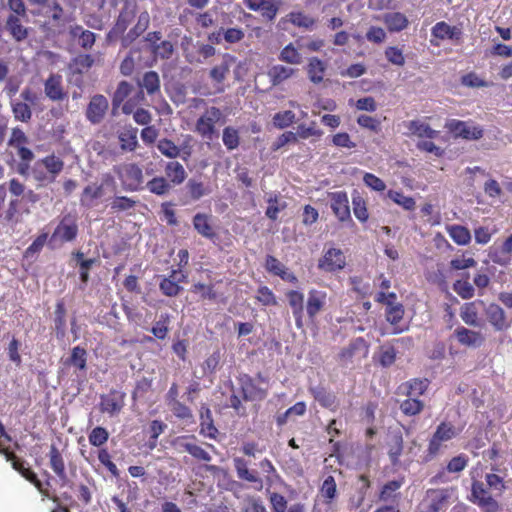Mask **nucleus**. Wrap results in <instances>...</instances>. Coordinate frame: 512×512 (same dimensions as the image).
Wrapping results in <instances>:
<instances>
[{
	"label": "nucleus",
	"mask_w": 512,
	"mask_h": 512,
	"mask_svg": "<svg viewBox=\"0 0 512 512\" xmlns=\"http://www.w3.org/2000/svg\"><path fill=\"white\" fill-rule=\"evenodd\" d=\"M237 382L241 398L233 393L229 398V406L233 408L237 414L244 415L246 409L242 404V400L249 402L264 400L268 395L269 379L261 372H258L254 377L246 373H241L237 377Z\"/></svg>",
	"instance_id": "1"
},
{
	"label": "nucleus",
	"mask_w": 512,
	"mask_h": 512,
	"mask_svg": "<svg viewBox=\"0 0 512 512\" xmlns=\"http://www.w3.org/2000/svg\"><path fill=\"white\" fill-rule=\"evenodd\" d=\"M64 161L54 153L46 155L30 164L29 176L36 182L38 188L54 183L64 169Z\"/></svg>",
	"instance_id": "2"
},
{
	"label": "nucleus",
	"mask_w": 512,
	"mask_h": 512,
	"mask_svg": "<svg viewBox=\"0 0 512 512\" xmlns=\"http://www.w3.org/2000/svg\"><path fill=\"white\" fill-rule=\"evenodd\" d=\"M29 139L25 132L20 127H14L11 130V135L8 139V146L16 150V155L19 161L16 164V172L27 177L29 175L30 163L34 159L33 151L28 148Z\"/></svg>",
	"instance_id": "3"
},
{
	"label": "nucleus",
	"mask_w": 512,
	"mask_h": 512,
	"mask_svg": "<svg viewBox=\"0 0 512 512\" xmlns=\"http://www.w3.org/2000/svg\"><path fill=\"white\" fill-rule=\"evenodd\" d=\"M459 433L460 430L452 422H440L428 441L426 461L434 459L440 453L443 443L454 439Z\"/></svg>",
	"instance_id": "4"
},
{
	"label": "nucleus",
	"mask_w": 512,
	"mask_h": 512,
	"mask_svg": "<svg viewBox=\"0 0 512 512\" xmlns=\"http://www.w3.org/2000/svg\"><path fill=\"white\" fill-rule=\"evenodd\" d=\"M113 171L119 178L125 191H139L142 189L143 172L135 163H123L113 166Z\"/></svg>",
	"instance_id": "5"
},
{
	"label": "nucleus",
	"mask_w": 512,
	"mask_h": 512,
	"mask_svg": "<svg viewBox=\"0 0 512 512\" xmlns=\"http://www.w3.org/2000/svg\"><path fill=\"white\" fill-rule=\"evenodd\" d=\"M79 233L78 217L75 213H67L61 217L54 229L50 243H67L76 240Z\"/></svg>",
	"instance_id": "6"
},
{
	"label": "nucleus",
	"mask_w": 512,
	"mask_h": 512,
	"mask_svg": "<svg viewBox=\"0 0 512 512\" xmlns=\"http://www.w3.org/2000/svg\"><path fill=\"white\" fill-rule=\"evenodd\" d=\"M452 489H428L423 500L419 503L418 512H439L447 506Z\"/></svg>",
	"instance_id": "7"
},
{
	"label": "nucleus",
	"mask_w": 512,
	"mask_h": 512,
	"mask_svg": "<svg viewBox=\"0 0 512 512\" xmlns=\"http://www.w3.org/2000/svg\"><path fill=\"white\" fill-rule=\"evenodd\" d=\"M115 181L111 174L106 173L102 177V183L93 182L84 187L80 194V205L86 209L95 207L98 200L104 196V186L114 185Z\"/></svg>",
	"instance_id": "8"
},
{
	"label": "nucleus",
	"mask_w": 512,
	"mask_h": 512,
	"mask_svg": "<svg viewBox=\"0 0 512 512\" xmlns=\"http://www.w3.org/2000/svg\"><path fill=\"white\" fill-rule=\"evenodd\" d=\"M445 128L456 138L465 140H479L484 135V130L479 125H474L471 121H462L451 119L445 124Z\"/></svg>",
	"instance_id": "9"
},
{
	"label": "nucleus",
	"mask_w": 512,
	"mask_h": 512,
	"mask_svg": "<svg viewBox=\"0 0 512 512\" xmlns=\"http://www.w3.org/2000/svg\"><path fill=\"white\" fill-rule=\"evenodd\" d=\"M470 500L484 512H499L498 501L489 493L481 481H473L471 484Z\"/></svg>",
	"instance_id": "10"
},
{
	"label": "nucleus",
	"mask_w": 512,
	"mask_h": 512,
	"mask_svg": "<svg viewBox=\"0 0 512 512\" xmlns=\"http://www.w3.org/2000/svg\"><path fill=\"white\" fill-rule=\"evenodd\" d=\"M222 113L217 107H210L202 116H200L195 124V131L207 140H213L216 134L215 124L221 118Z\"/></svg>",
	"instance_id": "11"
},
{
	"label": "nucleus",
	"mask_w": 512,
	"mask_h": 512,
	"mask_svg": "<svg viewBox=\"0 0 512 512\" xmlns=\"http://www.w3.org/2000/svg\"><path fill=\"white\" fill-rule=\"evenodd\" d=\"M484 315L495 331H506L512 325V320L508 318L505 310L497 303L492 302L486 305Z\"/></svg>",
	"instance_id": "12"
},
{
	"label": "nucleus",
	"mask_w": 512,
	"mask_h": 512,
	"mask_svg": "<svg viewBox=\"0 0 512 512\" xmlns=\"http://www.w3.org/2000/svg\"><path fill=\"white\" fill-rule=\"evenodd\" d=\"M126 394L122 391L112 389L107 394L100 396L99 409L102 413H106L113 417L118 415L125 406Z\"/></svg>",
	"instance_id": "13"
},
{
	"label": "nucleus",
	"mask_w": 512,
	"mask_h": 512,
	"mask_svg": "<svg viewBox=\"0 0 512 512\" xmlns=\"http://www.w3.org/2000/svg\"><path fill=\"white\" fill-rule=\"evenodd\" d=\"M251 11L260 12L265 21L273 22L280 10L282 0H243Z\"/></svg>",
	"instance_id": "14"
},
{
	"label": "nucleus",
	"mask_w": 512,
	"mask_h": 512,
	"mask_svg": "<svg viewBox=\"0 0 512 512\" xmlns=\"http://www.w3.org/2000/svg\"><path fill=\"white\" fill-rule=\"evenodd\" d=\"M346 257L341 249L329 248L318 260V269L333 273L344 269Z\"/></svg>",
	"instance_id": "15"
},
{
	"label": "nucleus",
	"mask_w": 512,
	"mask_h": 512,
	"mask_svg": "<svg viewBox=\"0 0 512 512\" xmlns=\"http://www.w3.org/2000/svg\"><path fill=\"white\" fill-rule=\"evenodd\" d=\"M47 456L49 460V466L58 477L60 485L67 486L69 484V479L66 472L65 460L62 452L55 444H51Z\"/></svg>",
	"instance_id": "16"
},
{
	"label": "nucleus",
	"mask_w": 512,
	"mask_h": 512,
	"mask_svg": "<svg viewBox=\"0 0 512 512\" xmlns=\"http://www.w3.org/2000/svg\"><path fill=\"white\" fill-rule=\"evenodd\" d=\"M109 103L105 96L94 95L86 108V118L92 124H99L105 117Z\"/></svg>",
	"instance_id": "17"
},
{
	"label": "nucleus",
	"mask_w": 512,
	"mask_h": 512,
	"mask_svg": "<svg viewBox=\"0 0 512 512\" xmlns=\"http://www.w3.org/2000/svg\"><path fill=\"white\" fill-rule=\"evenodd\" d=\"M140 88L139 94L144 98V92L151 97L161 96V81L156 71H147L143 74L141 79L137 81Z\"/></svg>",
	"instance_id": "18"
},
{
	"label": "nucleus",
	"mask_w": 512,
	"mask_h": 512,
	"mask_svg": "<svg viewBox=\"0 0 512 512\" xmlns=\"http://www.w3.org/2000/svg\"><path fill=\"white\" fill-rule=\"evenodd\" d=\"M485 306V302L480 299L464 303L460 308V317L465 324L478 327L481 325L479 314Z\"/></svg>",
	"instance_id": "19"
},
{
	"label": "nucleus",
	"mask_w": 512,
	"mask_h": 512,
	"mask_svg": "<svg viewBox=\"0 0 512 512\" xmlns=\"http://www.w3.org/2000/svg\"><path fill=\"white\" fill-rule=\"evenodd\" d=\"M331 209L339 221L351 219L348 195L345 191L329 193Z\"/></svg>",
	"instance_id": "20"
},
{
	"label": "nucleus",
	"mask_w": 512,
	"mask_h": 512,
	"mask_svg": "<svg viewBox=\"0 0 512 512\" xmlns=\"http://www.w3.org/2000/svg\"><path fill=\"white\" fill-rule=\"evenodd\" d=\"M233 465L237 476L240 480H244L250 483H254L256 490H262L263 480L257 475V472L248 468V462L242 457H235L233 459Z\"/></svg>",
	"instance_id": "21"
},
{
	"label": "nucleus",
	"mask_w": 512,
	"mask_h": 512,
	"mask_svg": "<svg viewBox=\"0 0 512 512\" xmlns=\"http://www.w3.org/2000/svg\"><path fill=\"white\" fill-rule=\"evenodd\" d=\"M287 22L291 23L297 28L313 30L316 26L317 20L313 16L306 14L303 11H291L285 17L280 19L278 26L281 27Z\"/></svg>",
	"instance_id": "22"
},
{
	"label": "nucleus",
	"mask_w": 512,
	"mask_h": 512,
	"mask_svg": "<svg viewBox=\"0 0 512 512\" xmlns=\"http://www.w3.org/2000/svg\"><path fill=\"white\" fill-rule=\"evenodd\" d=\"M44 92L51 101H63L67 97L64 90L62 76L52 73L44 82Z\"/></svg>",
	"instance_id": "23"
},
{
	"label": "nucleus",
	"mask_w": 512,
	"mask_h": 512,
	"mask_svg": "<svg viewBox=\"0 0 512 512\" xmlns=\"http://www.w3.org/2000/svg\"><path fill=\"white\" fill-rule=\"evenodd\" d=\"M285 296L292 310L296 327L302 328L304 326V294L298 290H289Z\"/></svg>",
	"instance_id": "24"
},
{
	"label": "nucleus",
	"mask_w": 512,
	"mask_h": 512,
	"mask_svg": "<svg viewBox=\"0 0 512 512\" xmlns=\"http://www.w3.org/2000/svg\"><path fill=\"white\" fill-rule=\"evenodd\" d=\"M137 4L134 0H126L123 8L120 11L116 23L113 27V31L117 34H122L126 31L129 24L132 22L136 15Z\"/></svg>",
	"instance_id": "25"
},
{
	"label": "nucleus",
	"mask_w": 512,
	"mask_h": 512,
	"mask_svg": "<svg viewBox=\"0 0 512 512\" xmlns=\"http://www.w3.org/2000/svg\"><path fill=\"white\" fill-rule=\"evenodd\" d=\"M184 279L185 275L181 271L172 270L168 277H164L160 281V291L168 297H175L182 290L179 283L183 282Z\"/></svg>",
	"instance_id": "26"
},
{
	"label": "nucleus",
	"mask_w": 512,
	"mask_h": 512,
	"mask_svg": "<svg viewBox=\"0 0 512 512\" xmlns=\"http://www.w3.org/2000/svg\"><path fill=\"white\" fill-rule=\"evenodd\" d=\"M327 299V293L324 291L311 289L308 292L306 302V312L308 317L313 321L320 311L323 310Z\"/></svg>",
	"instance_id": "27"
},
{
	"label": "nucleus",
	"mask_w": 512,
	"mask_h": 512,
	"mask_svg": "<svg viewBox=\"0 0 512 512\" xmlns=\"http://www.w3.org/2000/svg\"><path fill=\"white\" fill-rule=\"evenodd\" d=\"M199 414L200 434L210 439H216L219 431L214 425L212 412L207 404H201Z\"/></svg>",
	"instance_id": "28"
},
{
	"label": "nucleus",
	"mask_w": 512,
	"mask_h": 512,
	"mask_svg": "<svg viewBox=\"0 0 512 512\" xmlns=\"http://www.w3.org/2000/svg\"><path fill=\"white\" fill-rule=\"evenodd\" d=\"M327 67L328 63L326 61L321 60L315 56L309 58L306 66L308 79L316 85L322 83L326 74Z\"/></svg>",
	"instance_id": "29"
},
{
	"label": "nucleus",
	"mask_w": 512,
	"mask_h": 512,
	"mask_svg": "<svg viewBox=\"0 0 512 512\" xmlns=\"http://www.w3.org/2000/svg\"><path fill=\"white\" fill-rule=\"evenodd\" d=\"M454 334L461 345L468 347H480L485 340L481 332L473 331L463 326L456 328Z\"/></svg>",
	"instance_id": "30"
},
{
	"label": "nucleus",
	"mask_w": 512,
	"mask_h": 512,
	"mask_svg": "<svg viewBox=\"0 0 512 512\" xmlns=\"http://www.w3.org/2000/svg\"><path fill=\"white\" fill-rule=\"evenodd\" d=\"M21 19V16L9 15L5 22V29L15 42H22L26 40L29 35V30L22 24Z\"/></svg>",
	"instance_id": "31"
},
{
	"label": "nucleus",
	"mask_w": 512,
	"mask_h": 512,
	"mask_svg": "<svg viewBox=\"0 0 512 512\" xmlns=\"http://www.w3.org/2000/svg\"><path fill=\"white\" fill-rule=\"evenodd\" d=\"M193 227L202 237L214 240L217 237L211 224V216L205 213H197L192 219Z\"/></svg>",
	"instance_id": "32"
},
{
	"label": "nucleus",
	"mask_w": 512,
	"mask_h": 512,
	"mask_svg": "<svg viewBox=\"0 0 512 512\" xmlns=\"http://www.w3.org/2000/svg\"><path fill=\"white\" fill-rule=\"evenodd\" d=\"M431 34L439 40H459L462 36V31L456 26H450L445 21H440L432 27Z\"/></svg>",
	"instance_id": "33"
},
{
	"label": "nucleus",
	"mask_w": 512,
	"mask_h": 512,
	"mask_svg": "<svg viewBox=\"0 0 512 512\" xmlns=\"http://www.w3.org/2000/svg\"><path fill=\"white\" fill-rule=\"evenodd\" d=\"M403 125L407 128V135H415L419 138L433 139L437 137L438 131L432 129L427 123L420 120L406 121Z\"/></svg>",
	"instance_id": "34"
},
{
	"label": "nucleus",
	"mask_w": 512,
	"mask_h": 512,
	"mask_svg": "<svg viewBox=\"0 0 512 512\" xmlns=\"http://www.w3.org/2000/svg\"><path fill=\"white\" fill-rule=\"evenodd\" d=\"M186 191L189 200L195 202L204 196L210 195L212 188L209 184L195 178H190L186 183Z\"/></svg>",
	"instance_id": "35"
},
{
	"label": "nucleus",
	"mask_w": 512,
	"mask_h": 512,
	"mask_svg": "<svg viewBox=\"0 0 512 512\" xmlns=\"http://www.w3.org/2000/svg\"><path fill=\"white\" fill-rule=\"evenodd\" d=\"M361 351L363 356H366L368 352V347L366 345L365 340L359 337L354 339L352 342H350V344L347 347L341 350V352L339 353V360L344 364H347L348 362L352 361L357 352Z\"/></svg>",
	"instance_id": "36"
},
{
	"label": "nucleus",
	"mask_w": 512,
	"mask_h": 512,
	"mask_svg": "<svg viewBox=\"0 0 512 512\" xmlns=\"http://www.w3.org/2000/svg\"><path fill=\"white\" fill-rule=\"evenodd\" d=\"M310 393L322 407L328 408L333 411L336 410L337 398L333 392L327 390L323 386H317L310 388Z\"/></svg>",
	"instance_id": "37"
},
{
	"label": "nucleus",
	"mask_w": 512,
	"mask_h": 512,
	"mask_svg": "<svg viewBox=\"0 0 512 512\" xmlns=\"http://www.w3.org/2000/svg\"><path fill=\"white\" fill-rule=\"evenodd\" d=\"M383 23L389 32H400L409 25L408 18L401 12H389L384 14Z\"/></svg>",
	"instance_id": "38"
},
{
	"label": "nucleus",
	"mask_w": 512,
	"mask_h": 512,
	"mask_svg": "<svg viewBox=\"0 0 512 512\" xmlns=\"http://www.w3.org/2000/svg\"><path fill=\"white\" fill-rule=\"evenodd\" d=\"M296 72V69L287 67L281 64L273 65L269 68L267 75L272 86H278L284 81L291 78Z\"/></svg>",
	"instance_id": "39"
},
{
	"label": "nucleus",
	"mask_w": 512,
	"mask_h": 512,
	"mask_svg": "<svg viewBox=\"0 0 512 512\" xmlns=\"http://www.w3.org/2000/svg\"><path fill=\"white\" fill-rule=\"evenodd\" d=\"M404 313V306L401 303L393 305L388 303V306L385 309V317L386 320L393 326V334H399L406 329L398 327L399 322L403 319Z\"/></svg>",
	"instance_id": "40"
},
{
	"label": "nucleus",
	"mask_w": 512,
	"mask_h": 512,
	"mask_svg": "<svg viewBox=\"0 0 512 512\" xmlns=\"http://www.w3.org/2000/svg\"><path fill=\"white\" fill-rule=\"evenodd\" d=\"M20 475L31 484H33L43 498L50 499L55 503L59 502L58 496L50 493L49 489L44 486L42 481L38 478L37 474L30 467H27V469L23 470Z\"/></svg>",
	"instance_id": "41"
},
{
	"label": "nucleus",
	"mask_w": 512,
	"mask_h": 512,
	"mask_svg": "<svg viewBox=\"0 0 512 512\" xmlns=\"http://www.w3.org/2000/svg\"><path fill=\"white\" fill-rule=\"evenodd\" d=\"M166 179L170 184L180 185L186 179L187 173L183 165L177 161L168 162L165 166Z\"/></svg>",
	"instance_id": "42"
},
{
	"label": "nucleus",
	"mask_w": 512,
	"mask_h": 512,
	"mask_svg": "<svg viewBox=\"0 0 512 512\" xmlns=\"http://www.w3.org/2000/svg\"><path fill=\"white\" fill-rule=\"evenodd\" d=\"M64 365L85 372L87 369V351L80 346L73 347L70 356L64 361Z\"/></svg>",
	"instance_id": "43"
},
{
	"label": "nucleus",
	"mask_w": 512,
	"mask_h": 512,
	"mask_svg": "<svg viewBox=\"0 0 512 512\" xmlns=\"http://www.w3.org/2000/svg\"><path fill=\"white\" fill-rule=\"evenodd\" d=\"M447 232L451 239L457 244V245H467L471 241V233L468 228L462 225H450L447 226Z\"/></svg>",
	"instance_id": "44"
},
{
	"label": "nucleus",
	"mask_w": 512,
	"mask_h": 512,
	"mask_svg": "<svg viewBox=\"0 0 512 512\" xmlns=\"http://www.w3.org/2000/svg\"><path fill=\"white\" fill-rule=\"evenodd\" d=\"M133 104L131 101H127L122 106V111L124 114H131L133 113V119L134 121L139 125H149V123L152 120L151 113L144 109V108H138L135 111H133Z\"/></svg>",
	"instance_id": "45"
},
{
	"label": "nucleus",
	"mask_w": 512,
	"mask_h": 512,
	"mask_svg": "<svg viewBox=\"0 0 512 512\" xmlns=\"http://www.w3.org/2000/svg\"><path fill=\"white\" fill-rule=\"evenodd\" d=\"M118 139L122 150L130 152L134 151L138 145L137 129L132 127L124 129L119 133Z\"/></svg>",
	"instance_id": "46"
},
{
	"label": "nucleus",
	"mask_w": 512,
	"mask_h": 512,
	"mask_svg": "<svg viewBox=\"0 0 512 512\" xmlns=\"http://www.w3.org/2000/svg\"><path fill=\"white\" fill-rule=\"evenodd\" d=\"M54 324L56 337L62 339L66 334V308L63 301L56 304Z\"/></svg>",
	"instance_id": "47"
},
{
	"label": "nucleus",
	"mask_w": 512,
	"mask_h": 512,
	"mask_svg": "<svg viewBox=\"0 0 512 512\" xmlns=\"http://www.w3.org/2000/svg\"><path fill=\"white\" fill-rule=\"evenodd\" d=\"M388 456L391 464L397 466L399 464V458L403 452V437L400 433L394 434L388 444Z\"/></svg>",
	"instance_id": "48"
},
{
	"label": "nucleus",
	"mask_w": 512,
	"mask_h": 512,
	"mask_svg": "<svg viewBox=\"0 0 512 512\" xmlns=\"http://www.w3.org/2000/svg\"><path fill=\"white\" fill-rule=\"evenodd\" d=\"M146 188L152 194L163 196L170 192L171 184L165 177L157 176L147 182Z\"/></svg>",
	"instance_id": "49"
},
{
	"label": "nucleus",
	"mask_w": 512,
	"mask_h": 512,
	"mask_svg": "<svg viewBox=\"0 0 512 512\" xmlns=\"http://www.w3.org/2000/svg\"><path fill=\"white\" fill-rule=\"evenodd\" d=\"M319 493L327 504H330L337 497V484L333 476L329 475L324 479Z\"/></svg>",
	"instance_id": "50"
},
{
	"label": "nucleus",
	"mask_w": 512,
	"mask_h": 512,
	"mask_svg": "<svg viewBox=\"0 0 512 512\" xmlns=\"http://www.w3.org/2000/svg\"><path fill=\"white\" fill-rule=\"evenodd\" d=\"M424 409V402L417 397L408 396L407 399L401 402L400 410L406 416H415L420 414Z\"/></svg>",
	"instance_id": "51"
},
{
	"label": "nucleus",
	"mask_w": 512,
	"mask_h": 512,
	"mask_svg": "<svg viewBox=\"0 0 512 512\" xmlns=\"http://www.w3.org/2000/svg\"><path fill=\"white\" fill-rule=\"evenodd\" d=\"M168 407L179 420L185 421L186 423H192L194 421L192 410L181 401H174L168 404Z\"/></svg>",
	"instance_id": "52"
},
{
	"label": "nucleus",
	"mask_w": 512,
	"mask_h": 512,
	"mask_svg": "<svg viewBox=\"0 0 512 512\" xmlns=\"http://www.w3.org/2000/svg\"><path fill=\"white\" fill-rule=\"evenodd\" d=\"M12 113L16 121L28 123L32 118V110L28 103L15 101L11 104Z\"/></svg>",
	"instance_id": "53"
},
{
	"label": "nucleus",
	"mask_w": 512,
	"mask_h": 512,
	"mask_svg": "<svg viewBox=\"0 0 512 512\" xmlns=\"http://www.w3.org/2000/svg\"><path fill=\"white\" fill-rule=\"evenodd\" d=\"M407 388V396L419 397L423 395L429 386V381L426 378L418 379L414 378L405 383Z\"/></svg>",
	"instance_id": "54"
},
{
	"label": "nucleus",
	"mask_w": 512,
	"mask_h": 512,
	"mask_svg": "<svg viewBox=\"0 0 512 512\" xmlns=\"http://www.w3.org/2000/svg\"><path fill=\"white\" fill-rule=\"evenodd\" d=\"M278 59L288 64L297 65L301 63L302 57L298 49L292 43H289L282 48Z\"/></svg>",
	"instance_id": "55"
},
{
	"label": "nucleus",
	"mask_w": 512,
	"mask_h": 512,
	"mask_svg": "<svg viewBox=\"0 0 512 512\" xmlns=\"http://www.w3.org/2000/svg\"><path fill=\"white\" fill-rule=\"evenodd\" d=\"M77 262L79 263V275L83 283L89 280V270L97 262L96 258L84 259V254L80 251L74 254Z\"/></svg>",
	"instance_id": "56"
},
{
	"label": "nucleus",
	"mask_w": 512,
	"mask_h": 512,
	"mask_svg": "<svg viewBox=\"0 0 512 512\" xmlns=\"http://www.w3.org/2000/svg\"><path fill=\"white\" fill-rule=\"evenodd\" d=\"M150 23V16L147 11L140 13L136 25L128 32L127 38L130 41L138 38L142 33L146 31Z\"/></svg>",
	"instance_id": "57"
},
{
	"label": "nucleus",
	"mask_w": 512,
	"mask_h": 512,
	"mask_svg": "<svg viewBox=\"0 0 512 512\" xmlns=\"http://www.w3.org/2000/svg\"><path fill=\"white\" fill-rule=\"evenodd\" d=\"M403 478L399 480H391L385 483L380 491L379 499L381 501H389L396 497V492L402 487Z\"/></svg>",
	"instance_id": "58"
},
{
	"label": "nucleus",
	"mask_w": 512,
	"mask_h": 512,
	"mask_svg": "<svg viewBox=\"0 0 512 512\" xmlns=\"http://www.w3.org/2000/svg\"><path fill=\"white\" fill-rule=\"evenodd\" d=\"M170 316L168 313L160 315L159 320L151 328V333L159 340H164L169 332Z\"/></svg>",
	"instance_id": "59"
},
{
	"label": "nucleus",
	"mask_w": 512,
	"mask_h": 512,
	"mask_svg": "<svg viewBox=\"0 0 512 512\" xmlns=\"http://www.w3.org/2000/svg\"><path fill=\"white\" fill-rule=\"evenodd\" d=\"M388 196L393 202H395L399 206L403 207L407 211H412L415 209V206H416L415 200L410 196L404 195L400 191L390 190L388 192Z\"/></svg>",
	"instance_id": "60"
},
{
	"label": "nucleus",
	"mask_w": 512,
	"mask_h": 512,
	"mask_svg": "<svg viewBox=\"0 0 512 512\" xmlns=\"http://www.w3.org/2000/svg\"><path fill=\"white\" fill-rule=\"evenodd\" d=\"M469 274H466V279L457 280L453 284L454 291L462 298V299H471L475 294V289L472 284L468 281Z\"/></svg>",
	"instance_id": "61"
},
{
	"label": "nucleus",
	"mask_w": 512,
	"mask_h": 512,
	"mask_svg": "<svg viewBox=\"0 0 512 512\" xmlns=\"http://www.w3.org/2000/svg\"><path fill=\"white\" fill-rule=\"evenodd\" d=\"M109 439V432L106 428L97 426L88 435L89 443L95 447L103 446Z\"/></svg>",
	"instance_id": "62"
},
{
	"label": "nucleus",
	"mask_w": 512,
	"mask_h": 512,
	"mask_svg": "<svg viewBox=\"0 0 512 512\" xmlns=\"http://www.w3.org/2000/svg\"><path fill=\"white\" fill-rule=\"evenodd\" d=\"M160 153L168 158H176L180 154L179 147L170 139L162 138L157 143Z\"/></svg>",
	"instance_id": "63"
},
{
	"label": "nucleus",
	"mask_w": 512,
	"mask_h": 512,
	"mask_svg": "<svg viewBox=\"0 0 512 512\" xmlns=\"http://www.w3.org/2000/svg\"><path fill=\"white\" fill-rule=\"evenodd\" d=\"M222 140L228 150H234L239 146L240 138L238 130L233 127H225L223 129Z\"/></svg>",
	"instance_id": "64"
}]
</instances>
